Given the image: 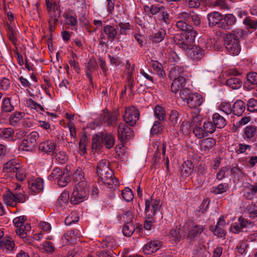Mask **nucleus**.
Returning a JSON list of instances; mask_svg holds the SVG:
<instances>
[{
    "label": "nucleus",
    "instance_id": "45",
    "mask_svg": "<svg viewBox=\"0 0 257 257\" xmlns=\"http://www.w3.org/2000/svg\"><path fill=\"white\" fill-rule=\"evenodd\" d=\"M163 131V127L158 121H155L151 130V133L152 135H156L161 134Z\"/></svg>",
    "mask_w": 257,
    "mask_h": 257
},
{
    "label": "nucleus",
    "instance_id": "15",
    "mask_svg": "<svg viewBox=\"0 0 257 257\" xmlns=\"http://www.w3.org/2000/svg\"><path fill=\"white\" fill-rule=\"evenodd\" d=\"M204 229V227L201 225H197L192 223L188 231L187 237L191 240L194 239L196 237L199 235Z\"/></svg>",
    "mask_w": 257,
    "mask_h": 257
},
{
    "label": "nucleus",
    "instance_id": "21",
    "mask_svg": "<svg viewBox=\"0 0 257 257\" xmlns=\"http://www.w3.org/2000/svg\"><path fill=\"white\" fill-rule=\"evenodd\" d=\"M243 133L244 139H254V141H255V136L257 135V127L253 125H248L244 128Z\"/></svg>",
    "mask_w": 257,
    "mask_h": 257
},
{
    "label": "nucleus",
    "instance_id": "16",
    "mask_svg": "<svg viewBox=\"0 0 257 257\" xmlns=\"http://www.w3.org/2000/svg\"><path fill=\"white\" fill-rule=\"evenodd\" d=\"M186 82L185 76L174 79L171 84V91L174 93H176L179 90L184 88Z\"/></svg>",
    "mask_w": 257,
    "mask_h": 257
},
{
    "label": "nucleus",
    "instance_id": "47",
    "mask_svg": "<svg viewBox=\"0 0 257 257\" xmlns=\"http://www.w3.org/2000/svg\"><path fill=\"white\" fill-rule=\"evenodd\" d=\"M121 195L124 200L126 202L131 201L134 198V194L132 190L127 187L125 188V189L122 191Z\"/></svg>",
    "mask_w": 257,
    "mask_h": 257
},
{
    "label": "nucleus",
    "instance_id": "35",
    "mask_svg": "<svg viewBox=\"0 0 257 257\" xmlns=\"http://www.w3.org/2000/svg\"><path fill=\"white\" fill-rule=\"evenodd\" d=\"M135 226L132 222V220L130 222H127L125 224L122 228V232L124 236L130 237L135 231Z\"/></svg>",
    "mask_w": 257,
    "mask_h": 257
},
{
    "label": "nucleus",
    "instance_id": "55",
    "mask_svg": "<svg viewBox=\"0 0 257 257\" xmlns=\"http://www.w3.org/2000/svg\"><path fill=\"white\" fill-rule=\"evenodd\" d=\"M220 110L228 115L232 112V107L228 102H222L218 106Z\"/></svg>",
    "mask_w": 257,
    "mask_h": 257
},
{
    "label": "nucleus",
    "instance_id": "28",
    "mask_svg": "<svg viewBox=\"0 0 257 257\" xmlns=\"http://www.w3.org/2000/svg\"><path fill=\"white\" fill-rule=\"evenodd\" d=\"M3 196L4 202L7 205L11 206L12 207L16 206L14 193L8 190L3 194Z\"/></svg>",
    "mask_w": 257,
    "mask_h": 257
},
{
    "label": "nucleus",
    "instance_id": "58",
    "mask_svg": "<svg viewBox=\"0 0 257 257\" xmlns=\"http://www.w3.org/2000/svg\"><path fill=\"white\" fill-rule=\"evenodd\" d=\"M193 133L195 136L198 139H202L205 136H207V134L205 132L204 128L199 127L198 126H195L193 128Z\"/></svg>",
    "mask_w": 257,
    "mask_h": 257
},
{
    "label": "nucleus",
    "instance_id": "38",
    "mask_svg": "<svg viewBox=\"0 0 257 257\" xmlns=\"http://www.w3.org/2000/svg\"><path fill=\"white\" fill-rule=\"evenodd\" d=\"M103 144L107 149L111 148L114 145L115 139L110 134H103Z\"/></svg>",
    "mask_w": 257,
    "mask_h": 257
},
{
    "label": "nucleus",
    "instance_id": "29",
    "mask_svg": "<svg viewBox=\"0 0 257 257\" xmlns=\"http://www.w3.org/2000/svg\"><path fill=\"white\" fill-rule=\"evenodd\" d=\"M118 116V113L115 111L111 114L109 113L104 115L103 121L107 125L114 126L116 124V120Z\"/></svg>",
    "mask_w": 257,
    "mask_h": 257
},
{
    "label": "nucleus",
    "instance_id": "7",
    "mask_svg": "<svg viewBox=\"0 0 257 257\" xmlns=\"http://www.w3.org/2000/svg\"><path fill=\"white\" fill-rule=\"evenodd\" d=\"M187 54L191 59L198 61L202 59L205 56V51L199 46L193 45L187 52Z\"/></svg>",
    "mask_w": 257,
    "mask_h": 257
},
{
    "label": "nucleus",
    "instance_id": "22",
    "mask_svg": "<svg viewBox=\"0 0 257 257\" xmlns=\"http://www.w3.org/2000/svg\"><path fill=\"white\" fill-rule=\"evenodd\" d=\"M194 171V165L190 161L185 162L181 167V174L182 177H188Z\"/></svg>",
    "mask_w": 257,
    "mask_h": 257
},
{
    "label": "nucleus",
    "instance_id": "12",
    "mask_svg": "<svg viewBox=\"0 0 257 257\" xmlns=\"http://www.w3.org/2000/svg\"><path fill=\"white\" fill-rule=\"evenodd\" d=\"M56 148V144L54 141L46 140L41 142L39 145V149L46 154L53 152Z\"/></svg>",
    "mask_w": 257,
    "mask_h": 257
},
{
    "label": "nucleus",
    "instance_id": "61",
    "mask_svg": "<svg viewBox=\"0 0 257 257\" xmlns=\"http://www.w3.org/2000/svg\"><path fill=\"white\" fill-rule=\"evenodd\" d=\"M27 104L28 106L30 107L32 109H35L36 110L39 109L41 111H44L43 107L41 104L37 103L31 98L27 99Z\"/></svg>",
    "mask_w": 257,
    "mask_h": 257
},
{
    "label": "nucleus",
    "instance_id": "23",
    "mask_svg": "<svg viewBox=\"0 0 257 257\" xmlns=\"http://www.w3.org/2000/svg\"><path fill=\"white\" fill-rule=\"evenodd\" d=\"M103 33L106 35L107 39L112 42L117 36L116 29L113 26L110 25H106L103 27Z\"/></svg>",
    "mask_w": 257,
    "mask_h": 257
},
{
    "label": "nucleus",
    "instance_id": "37",
    "mask_svg": "<svg viewBox=\"0 0 257 257\" xmlns=\"http://www.w3.org/2000/svg\"><path fill=\"white\" fill-rule=\"evenodd\" d=\"M166 31L164 29H161L157 33L150 36V40L154 43H159L162 41L165 36Z\"/></svg>",
    "mask_w": 257,
    "mask_h": 257
},
{
    "label": "nucleus",
    "instance_id": "34",
    "mask_svg": "<svg viewBox=\"0 0 257 257\" xmlns=\"http://www.w3.org/2000/svg\"><path fill=\"white\" fill-rule=\"evenodd\" d=\"M73 179L76 184L81 182H86L84 177V172L81 168H78L73 173Z\"/></svg>",
    "mask_w": 257,
    "mask_h": 257
},
{
    "label": "nucleus",
    "instance_id": "64",
    "mask_svg": "<svg viewBox=\"0 0 257 257\" xmlns=\"http://www.w3.org/2000/svg\"><path fill=\"white\" fill-rule=\"evenodd\" d=\"M191 94L190 90L189 88H184L180 90L179 96L183 101H187Z\"/></svg>",
    "mask_w": 257,
    "mask_h": 257
},
{
    "label": "nucleus",
    "instance_id": "5",
    "mask_svg": "<svg viewBox=\"0 0 257 257\" xmlns=\"http://www.w3.org/2000/svg\"><path fill=\"white\" fill-rule=\"evenodd\" d=\"M140 117L138 109L132 106L125 108V113L123 115V120L126 124L133 126L136 125Z\"/></svg>",
    "mask_w": 257,
    "mask_h": 257
},
{
    "label": "nucleus",
    "instance_id": "44",
    "mask_svg": "<svg viewBox=\"0 0 257 257\" xmlns=\"http://www.w3.org/2000/svg\"><path fill=\"white\" fill-rule=\"evenodd\" d=\"M203 127L205 132L208 136L209 134L213 133L216 130V127L212 121H205L204 122Z\"/></svg>",
    "mask_w": 257,
    "mask_h": 257
},
{
    "label": "nucleus",
    "instance_id": "63",
    "mask_svg": "<svg viewBox=\"0 0 257 257\" xmlns=\"http://www.w3.org/2000/svg\"><path fill=\"white\" fill-rule=\"evenodd\" d=\"M228 188V185L227 183H221L215 187L213 192L215 194H222L225 192Z\"/></svg>",
    "mask_w": 257,
    "mask_h": 257
},
{
    "label": "nucleus",
    "instance_id": "26",
    "mask_svg": "<svg viewBox=\"0 0 257 257\" xmlns=\"http://www.w3.org/2000/svg\"><path fill=\"white\" fill-rule=\"evenodd\" d=\"M29 187L34 192H39L43 189V181L38 178L28 183Z\"/></svg>",
    "mask_w": 257,
    "mask_h": 257
},
{
    "label": "nucleus",
    "instance_id": "14",
    "mask_svg": "<svg viewBox=\"0 0 257 257\" xmlns=\"http://www.w3.org/2000/svg\"><path fill=\"white\" fill-rule=\"evenodd\" d=\"M223 21L219 24V27L224 30L229 29L230 27L234 25L236 22V18L232 14L223 16Z\"/></svg>",
    "mask_w": 257,
    "mask_h": 257
},
{
    "label": "nucleus",
    "instance_id": "59",
    "mask_svg": "<svg viewBox=\"0 0 257 257\" xmlns=\"http://www.w3.org/2000/svg\"><path fill=\"white\" fill-rule=\"evenodd\" d=\"M238 221L240 226H241L243 229L249 227H252L254 225L253 222L249 221L241 216L238 218Z\"/></svg>",
    "mask_w": 257,
    "mask_h": 257
},
{
    "label": "nucleus",
    "instance_id": "56",
    "mask_svg": "<svg viewBox=\"0 0 257 257\" xmlns=\"http://www.w3.org/2000/svg\"><path fill=\"white\" fill-rule=\"evenodd\" d=\"M243 23L249 29L256 30L257 29V20H253L249 18H245Z\"/></svg>",
    "mask_w": 257,
    "mask_h": 257
},
{
    "label": "nucleus",
    "instance_id": "8",
    "mask_svg": "<svg viewBox=\"0 0 257 257\" xmlns=\"http://www.w3.org/2000/svg\"><path fill=\"white\" fill-rule=\"evenodd\" d=\"M225 225L224 217L221 216L219 218L217 224L215 226L211 225L210 230H211L215 235L219 237H224L226 235V231L223 228Z\"/></svg>",
    "mask_w": 257,
    "mask_h": 257
},
{
    "label": "nucleus",
    "instance_id": "20",
    "mask_svg": "<svg viewBox=\"0 0 257 257\" xmlns=\"http://www.w3.org/2000/svg\"><path fill=\"white\" fill-rule=\"evenodd\" d=\"M245 109V104L241 100L235 101L232 107V112L237 116H240Z\"/></svg>",
    "mask_w": 257,
    "mask_h": 257
},
{
    "label": "nucleus",
    "instance_id": "4",
    "mask_svg": "<svg viewBox=\"0 0 257 257\" xmlns=\"http://www.w3.org/2000/svg\"><path fill=\"white\" fill-rule=\"evenodd\" d=\"M117 137L122 144V147H123L124 144L134 137V132L127 124L121 122L118 126Z\"/></svg>",
    "mask_w": 257,
    "mask_h": 257
},
{
    "label": "nucleus",
    "instance_id": "57",
    "mask_svg": "<svg viewBox=\"0 0 257 257\" xmlns=\"http://www.w3.org/2000/svg\"><path fill=\"white\" fill-rule=\"evenodd\" d=\"M7 35L9 40L16 45L17 41L16 34L13 28L10 26H8L7 28Z\"/></svg>",
    "mask_w": 257,
    "mask_h": 257
},
{
    "label": "nucleus",
    "instance_id": "51",
    "mask_svg": "<svg viewBox=\"0 0 257 257\" xmlns=\"http://www.w3.org/2000/svg\"><path fill=\"white\" fill-rule=\"evenodd\" d=\"M14 133V130L12 128H4L0 130V136L6 139L12 138Z\"/></svg>",
    "mask_w": 257,
    "mask_h": 257
},
{
    "label": "nucleus",
    "instance_id": "32",
    "mask_svg": "<svg viewBox=\"0 0 257 257\" xmlns=\"http://www.w3.org/2000/svg\"><path fill=\"white\" fill-rule=\"evenodd\" d=\"M15 246V243L10 237H7L0 241V248H6L8 250H12Z\"/></svg>",
    "mask_w": 257,
    "mask_h": 257
},
{
    "label": "nucleus",
    "instance_id": "6",
    "mask_svg": "<svg viewBox=\"0 0 257 257\" xmlns=\"http://www.w3.org/2000/svg\"><path fill=\"white\" fill-rule=\"evenodd\" d=\"M102 182L110 189L116 188L118 185V180L115 178L112 170L98 175Z\"/></svg>",
    "mask_w": 257,
    "mask_h": 257
},
{
    "label": "nucleus",
    "instance_id": "18",
    "mask_svg": "<svg viewBox=\"0 0 257 257\" xmlns=\"http://www.w3.org/2000/svg\"><path fill=\"white\" fill-rule=\"evenodd\" d=\"M103 133H99L94 135L92 139V149L99 150L103 144Z\"/></svg>",
    "mask_w": 257,
    "mask_h": 257
},
{
    "label": "nucleus",
    "instance_id": "33",
    "mask_svg": "<svg viewBox=\"0 0 257 257\" xmlns=\"http://www.w3.org/2000/svg\"><path fill=\"white\" fill-rule=\"evenodd\" d=\"M24 115L25 113L23 112H16L13 113L9 118L10 124L13 126H17Z\"/></svg>",
    "mask_w": 257,
    "mask_h": 257
},
{
    "label": "nucleus",
    "instance_id": "1",
    "mask_svg": "<svg viewBox=\"0 0 257 257\" xmlns=\"http://www.w3.org/2000/svg\"><path fill=\"white\" fill-rule=\"evenodd\" d=\"M247 33L243 29H237L225 35L224 45L227 52L231 55H237L240 51V39L245 38Z\"/></svg>",
    "mask_w": 257,
    "mask_h": 257
},
{
    "label": "nucleus",
    "instance_id": "2",
    "mask_svg": "<svg viewBox=\"0 0 257 257\" xmlns=\"http://www.w3.org/2000/svg\"><path fill=\"white\" fill-rule=\"evenodd\" d=\"M197 35L196 31L178 34L174 36V41L179 47L187 52L194 45L193 43Z\"/></svg>",
    "mask_w": 257,
    "mask_h": 257
},
{
    "label": "nucleus",
    "instance_id": "43",
    "mask_svg": "<svg viewBox=\"0 0 257 257\" xmlns=\"http://www.w3.org/2000/svg\"><path fill=\"white\" fill-rule=\"evenodd\" d=\"M64 170L59 168H55L48 176V179L51 181L56 179L58 180L61 175H64Z\"/></svg>",
    "mask_w": 257,
    "mask_h": 257
},
{
    "label": "nucleus",
    "instance_id": "17",
    "mask_svg": "<svg viewBox=\"0 0 257 257\" xmlns=\"http://www.w3.org/2000/svg\"><path fill=\"white\" fill-rule=\"evenodd\" d=\"M208 24L209 27H213L216 24H219L223 20V15L217 12L210 13L207 15Z\"/></svg>",
    "mask_w": 257,
    "mask_h": 257
},
{
    "label": "nucleus",
    "instance_id": "31",
    "mask_svg": "<svg viewBox=\"0 0 257 257\" xmlns=\"http://www.w3.org/2000/svg\"><path fill=\"white\" fill-rule=\"evenodd\" d=\"M96 66V62L92 59H90L87 64L86 74L88 77L89 81L91 84L92 83V78L91 74L95 70Z\"/></svg>",
    "mask_w": 257,
    "mask_h": 257
},
{
    "label": "nucleus",
    "instance_id": "13",
    "mask_svg": "<svg viewBox=\"0 0 257 257\" xmlns=\"http://www.w3.org/2000/svg\"><path fill=\"white\" fill-rule=\"evenodd\" d=\"M203 98L201 95L197 93H191L187 101L188 106L191 108H194L201 105Z\"/></svg>",
    "mask_w": 257,
    "mask_h": 257
},
{
    "label": "nucleus",
    "instance_id": "54",
    "mask_svg": "<svg viewBox=\"0 0 257 257\" xmlns=\"http://www.w3.org/2000/svg\"><path fill=\"white\" fill-rule=\"evenodd\" d=\"M247 110L253 112L257 111V100L254 98H250L247 102Z\"/></svg>",
    "mask_w": 257,
    "mask_h": 257
},
{
    "label": "nucleus",
    "instance_id": "53",
    "mask_svg": "<svg viewBox=\"0 0 257 257\" xmlns=\"http://www.w3.org/2000/svg\"><path fill=\"white\" fill-rule=\"evenodd\" d=\"M69 200V193L67 191H64L61 193L57 200V203L60 206H62L63 204H66Z\"/></svg>",
    "mask_w": 257,
    "mask_h": 257
},
{
    "label": "nucleus",
    "instance_id": "42",
    "mask_svg": "<svg viewBox=\"0 0 257 257\" xmlns=\"http://www.w3.org/2000/svg\"><path fill=\"white\" fill-rule=\"evenodd\" d=\"M69 173L66 171L64 172V175H61L58 179V185L60 187H65L70 181Z\"/></svg>",
    "mask_w": 257,
    "mask_h": 257
},
{
    "label": "nucleus",
    "instance_id": "49",
    "mask_svg": "<svg viewBox=\"0 0 257 257\" xmlns=\"http://www.w3.org/2000/svg\"><path fill=\"white\" fill-rule=\"evenodd\" d=\"M2 109L5 112H11L14 109L10 98L6 97L4 99Z\"/></svg>",
    "mask_w": 257,
    "mask_h": 257
},
{
    "label": "nucleus",
    "instance_id": "48",
    "mask_svg": "<svg viewBox=\"0 0 257 257\" xmlns=\"http://www.w3.org/2000/svg\"><path fill=\"white\" fill-rule=\"evenodd\" d=\"M39 137V134L37 132H32L27 136L26 140L36 147L37 146V141Z\"/></svg>",
    "mask_w": 257,
    "mask_h": 257
},
{
    "label": "nucleus",
    "instance_id": "30",
    "mask_svg": "<svg viewBox=\"0 0 257 257\" xmlns=\"http://www.w3.org/2000/svg\"><path fill=\"white\" fill-rule=\"evenodd\" d=\"M226 84L233 89H237L241 87V81L239 78L232 76L226 80Z\"/></svg>",
    "mask_w": 257,
    "mask_h": 257
},
{
    "label": "nucleus",
    "instance_id": "19",
    "mask_svg": "<svg viewBox=\"0 0 257 257\" xmlns=\"http://www.w3.org/2000/svg\"><path fill=\"white\" fill-rule=\"evenodd\" d=\"M181 76H186L183 67L180 66H174L172 67L169 72V77L171 78L177 79Z\"/></svg>",
    "mask_w": 257,
    "mask_h": 257
},
{
    "label": "nucleus",
    "instance_id": "24",
    "mask_svg": "<svg viewBox=\"0 0 257 257\" xmlns=\"http://www.w3.org/2000/svg\"><path fill=\"white\" fill-rule=\"evenodd\" d=\"M212 119L215 127L218 128H223L227 123L225 119L218 113L213 114Z\"/></svg>",
    "mask_w": 257,
    "mask_h": 257
},
{
    "label": "nucleus",
    "instance_id": "40",
    "mask_svg": "<svg viewBox=\"0 0 257 257\" xmlns=\"http://www.w3.org/2000/svg\"><path fill=\"white\" fill-rule=\"evenodd\" d=\"M154 114L156 117L160 121H163L166 117L165 112L164 108L161 106L157 105L154 109Z\"/></svg>",
    "mask_w": 257,
    "mask_h": 257
},
{
    "label": "nucleus",
    "instance_id": "46",
    "mask_svg": "<svg viewBox=\"0 0 257 257\" xmlns=\"http://www.w3.org/2000/svg\"><path fill=\"white\" fill-rule=\"evenodd\" d=\"M31 228L30 224H27L26 226H24L23 227H18L16 229V234L20 236L21 238L26 239L27 237V232L25 230H29Z\"/></svg>",
    "mask_w": 257,
    "mask_h": 257
},
{
    "label": "nucleus",
    "instance_id": "52",
    "mask_svg": "<svg viewBox=\"0 0 257 257\" xmlns=\"http://www.w3.org/2000/svg\"><path fill=\"white\" fill-rule=\"evenodd\" d=\"M115 245V241L113 238L107 237L102 242V247L104 248H112Z\"/></svg>",
    "mask_w": 257,
    "mask_h": 257
},
{
    "label": "nucleus",
    "instance_id": "9",
    "mask_svg": "<svg viewBox=\"0 0 257 257\" xmlns=\"http://www.w3.org/2000/svg\"><path fill=\"white\" fill-rule=\"evenodd\" d=\"M178 18L187 22H189V19L191 18L195 26H198L200 24L201 19L200 16L195 13L193 11H190L189 13L182 12L178 15Z\"/></svg>",
    "mask_w": 257,
    "mask_h": 257
},
{
    "label": "nucleus",
    "instance_id": "50",
    "mask_svg": "<svg viewBox=\"0 0 257 257\" xmlns=\"http://www.w3.org/2000/svg\"><path fill=\"white\" fill-rule=\"evenodd\" d=\"M79 220V217L75 212H72L65 219V223L67 225H70L75 223Z\"/></svg>",
    "mask_w": 257,
    "mask_h": 257
},
{
    "label": "nucleus",
    "instance_id": "10",
    "mask_svg": "<svg viewBox=\"0 0 257 257\" xmlns=\"http://www.w3.org/2000/svg\"><path fill=\"white\" fill-rule=\"evenodd\" d=\"M162 246V243L159 240H151L148 242L143 247V251L146 254H151L157 251Z\"/></svg>",
    "mask_w": 257,
    "mask_h": 257
},
{
    "label": "nucleus",
    "instance_id": "36",
    "mask_svg": "<svg viewBox=\"0 0 257 257\" xmlns=\"http://www.w3.org/2000/svg\"><path fill=\"white\" fill-rule=\"evenodd\" d=\"M178 21L176 23V26L177 28H178L180 30L182 31H185V32H189L192 31H194L193 30V28L187 24L188 22L187 21H184L183 20H181Z\"/></svg>",
    "mask_w": 257,
    "mask_h": 257
},
{
    "label": "nucleus",
    "instance_id": "11",
    "mask_svg": "<svg viewBox=\"0 0 257 257\" xmlns=\"http://www.w3.org/2000/svg\"><path fill=\"white\" fill-rule=\"evenodd\" d=\"M216 145V140L212 138H208L200 141V149L204 153L207 154Z\"/></svg>",
    "mask_w": 257,
    "mask_h": 257
},
{
    "label": "nucleus",
    "instance_id": "60",
    "mask_svg": "<svg viewBox=\"0 0 257 257\" xmlns=\"http://www.w3.org/2000/svg\"><path fill=\"white\" fill-rule=\"evenodd\" d=\"M126 80V83L125 84L124 86L125 90H126V88H128L130 91L132 92L133 90L134 83V80L132 76V72H128Z\"/></svg>",
    "mask_w": 257,
    "mask_h": 257
},
{
    "label": "nucleus",
    "instance_id": "25",
    "mask_svg": "<svg viewBox=\"0 0 257 257\" xmlns=\"http://www.w3.org/2000/svg\"><path fill=\"white\" fill-rule=\"evenodd\" d=\"M21 164L15 160H10L4 165L3 171L8 173H15Z\"/></svg>",
    "mask_w": 257,
    "mask_h": 257
},
{
    "label": "nucleus",
    "instance_id": "62",
    "mask_svg": "<svg viewBox=\"0 0 257 257\" xmlns=\"http://www.w3.org/2000/svg\"><path fill=\"white\" fill-rule=\"evenodd\" d=\"M68 157L65 152L60 151L56 155L57 161L61 164H65L67 161Z\"/></svg>",
    "mask_w": 257,
    "mask_h": 257
},
{
    "label": "nucleus",
    "instance_id": "27",
    "mask_svg": "<svg viewBox=\"0 0 257 257\" xmlns=\"http://www.w3.org/2000/svg\"><path fill=\"white\" fill-rule=\"evenodd\" d=\"M112 170L109 168V162L108 160L103 159L99 162L97 166V173L98 175L102 173H105Z\"/></svg>",
    "mask_w": 257,
    "mask_h": 257
},
{
    "label": "nucleus",
    "instance_id": "3",
    "mask_svg": "<svg viewBox=\"0 0 257 257\" xmlns=\"http://www.w3.org/2000/svg\"><path fill=\"white\" fill-rule=\"evenodd\" d=\"M89 190L86 182H81L80 184L75 185L70 201L71 204H77L87 200Z\"/></svg>",
    "mask_w": 257,
    "mask_h": 257
},
{
    "label": "nucleus",
    "instance_id": "39",
    "mask_svg": "<svg viewBox=\"0 0 257 257\" xmlns=\"http://www.w3.org/2000/svg\"><path fill=\"white\" fill-rule=\"evenodd\" d=\"M16 178L18 181L23 182L24 181L27 175V173L25 168H23L21 165L17 169L15 172Z\"/></svg>",
    "mask_w": 257,
    "mask_h": 257
},
{
    "label": "nucleus",
    "instance_id": "41",
    "mask_svg": "<svg viewBox=\"0 0 257 257\" xmlns=\"http://www.w3.org/2000/svg\"><path fill=\"white\" fill-rule=\"evenodd\" d=\"M35 147L30 143L26 139L24 140L19 147V151H32Z\"/></svg>",
    "mask_w": 257,
    "mask_h": 257
}]
</instances>
